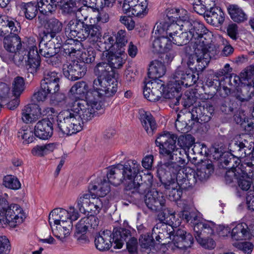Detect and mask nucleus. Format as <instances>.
Returning <instances> with one entry per match:
<instances>
[{
  "label": "nucleus",
  "mask_w": 254,
  "mask_h": 254,
  "mask_svg": "<svg viewBox=\"0 0 254 254\" xmlns=\"http://www.w3.org/2000/svg\"><path fill=\"white\" fill-rule=\"evenodd\" d=\"M140 168L136 160H129L124 164H119L113 167L108 177L115 186L124 183L127 190L143 193L149 189V186L142 182L141 176L138 175Z\"/></svg>",
  "instance_id": "1"
},
{
  "label": "nucleus",
  "mask_w": 254,
  "mask_h": 254,
  "mask_svg": "<svg viewBox=\"0 0 254 254\" xmlns=\"http://www.w3.org/2000/svg\"><path fill=\"white\" fill-rule=\"evenodd\" d=\"M191 36L193 54L190 57L187 64L190 69L197 72L202 71L208 65L210 59L217 54L219 46L209 43L207 39V33H189Z\"/></svg>",
  "instance_id": "2"
},
{
  "label": "nucleus",
  "mask_w": 254,
  "mask_h": 254,
  "mask_svg": "<svg viewBox=\"0 0 254 254\" xmlns=\"http://www.w3.org/2000/svg\"><path fill=\"white\" fill-rule=\"evenodd\" d=\"M177 136L169 132H164L157 137L156 145L159 147V153L162 155L165 161L162 168L169 167L177 168V162L184 163L185 159L181 157L180 149L176 145Z\"/></svg>",
  "instance_id": "3"
},
{
  "label": "nucleus",
  "mask_w": 254,
  "mask_h": 254,
  "mask_svg": "<svg viewBox=\"0 0 254 254\" xmlns=\"http://www.w3.org/2000/svg\"><path fill=\"white\" fill-rule=\"evenodd\" d=\"M67 107L71 108L72 111L78 114L82 123L90 120L95 113L102 108L100 101L90 92L87 94L86 100L69 99Z\"/></svg>",
  "instance_id": "4"
},
{
  "label": "nucleus",
  "mask_w": 254,
  "mask_h": 254,
  "mask_svg": "<svg viewBox=\"0 0 254 254\" xmlns=\"http://www.w3.org/2000/svg\"><path fill=\"white\" fill-rule=\"evenodd\" d=\"M79 116L68 108L60 113L57 120L59 131L63 134L70 135L75 134L82 129V124Z\"/></svg>",
  "instance_id": "5"
},
{
  "label": "nucleus",
  "mask_w": 254,
  "mask_h": 254,
  "mask_svg": "<svg viewBox=\"0 0 254 254\" xmlns=\"http://www.w3.org/2000/svg\"><path fill=\"white\" fill-rule=\"evenodd\" d=\"M117 80L114 77L102 80L95 79L93 90L90 92L100 101L101 98L114 96L117 91Z\"/></svg>",
  "instance_id": "6"
},
{
  "label": "nucleus",
  "mask_w": 254,
  "mask_h": 254,
  "mask_svg": "<svg viewBox=\"0 0 254 254\" xmlns=\"http://www.w3.org/2000/svg\"><path fill=\"white\" fill-rule=\"evenodd\" d=\"M189 21L188 11L183 9H171L167 13V18L165 21L157 22L153 27L152 32L172 31L170 26L177 24L179 21Z\"/></svg>",
  "instance_id": "7"
},
{
  "label": "nucleus",
  "mask_w": 254,
  "mask_h": 254,
  "mask_svg": "<svg viewBox=\"0 0 254 254\" xmlns=\"http://www.w3.org/2000/svg\"><path fill=\"white\" fill-rule=\"evenodd\" d=\"M237 173L241 174L238 178L239 187L244 191L250 190L252 187L253 172L254 171V157L252 161L246 159L241 164V169H238Z\"/></svg>",
  "instance_id": "8"
},
{
  "label": "nucleus",
  "mask_w": 254,
  "mask_h": 254,
  "mask_svg": "<svg viewBox=\"0 0 254 254\" xmlns=\"http://www.w3.org/2000/svg\"><path fill=\"white\" fill-rule=\"evenodd\" d=\"M115 166L110 167L107 173L106 177L92 176L90 178V183L88 187L89 192H92L94 194H97L99 197H104L110 191L109 183L114 185L108 177L111 169Z\"/></svg>",
  "instance_id": "9"
},
{
  "label": "nucleus",
  "mask_w": 254,
  "mask_h": 254,
  "mask_svg": "<svg viewBox=\"0 0 254 254\" xmlns=\"http://www.w3.org/2000/svg\"><path fill=\"white\" fill-rule=\"evenodd\" d=\"M184 163L177 162L176 164L178 166L177 168H175L173 165L169 167H165L163 168L169 172L171 176L170 180L168 182H172L174 181L177 186L180 187L183 189H187L189 188H191L193 185L190 184V182L189 181L190 174H187L185 173L183 169H182L181 165H184Z\"/></svg>",
  "instance_id": "10"
},
{
  "label": "nucleus",
  "mask_w": 254,
  "mask_h": 254,
  "mask_svg": "<svg viewBox=\"0 0 254 254\" xmlns=\"http://www.w3.org/2000/svg\"><path fill=\"white\" fill-rule=\"evenodd\" d=\"M143 94L145 98L151 102H156L162 96L165 89L164 84L161 80H150L145 79Z\"/></svg>",
  "instance_id": "11"
},
{
  "label": "nucleus",
  "mask_w": 254,
  "mask_h": 254,
  "mask_svg": "<svg viewBox=\"0 0 254 254\" xmlns=\"http://www.w3.org/2000/svg\"><path fill=\"white\" fill-rule=\"evenodd\" d=\"M63 74L65 77L71 80H76L83 77L86 72L85 64L82 62L72 61L63 66Z\"/></svg>",
  "instance_id": "12"
},
{
  "label": "nucleus",
  "mask_w": 254,
  "mask_h": 254,
  "mask_svg": "<svg viewBox=\"0 0 254 254\" xmlns=\"http://www.w3.org/2000/svg\"><path fill=\"white\" fill-rule=\"evenodd\" d=\"M5 215L8 220V225L14 228L22 223L26 218L23 209L17 204H11L7 207H3Z\"/></svg>",
  "instance_id": "13"
},
{
  "label": "nucleus",
  "mask_w": 254,
  "mask_h": 254,
  "mask_svg": "<svg viewBox=\"0 0 254 254\" xmlns=\"http://www.w3.org/2000/svg\"><path fill=\"white\" fill-rule=\"evenodd\" d=\"M144 201L147 208L153 212L164 210L166 199L164 195L156 190L148 191L144 197Z\"/></svg>",
  "instance_id": "14"
},
{
  "label": "nucleus",
  "mask_w": 254,
  "mask_h": 254,
  "mask_svg": "<svg viewBox=\"0 0 254 254\" xmlns=\"http://www.w3.org/2000/svg\"><path fill=\"white\" fill-rule=\"evenodd\" d=\"M170 243L179 249H186L191 247L193 242L192 236L186 231L181 229H173V232L170 237Z\"/></svg>",
  "instance_id": "15"
},
{
  "label": "nucleus",
  "mask_w": 254,
  "mask_h": 254,
  "mask_svg": "<svg viewBox=\"0 0 254 254\" xmlns=\"http://www.w3.org/2000/svg\"><path fill=\"white\" fill-rule=\"evenodd\" d=\"M170 26V29L173 30V32L182 30L185 32H205L207 30L204 24L199 21H180Z\"/></svg>",
  "instance_id": "16"
},
{
  "label": "nucleus",
  "mask_w": 254,
  "mask_h": 254,
  "mask_svg": "<svg viewBox=\"0 0 254 254\" xmlns=\"http://www.w3.org/2000/svg\"><path fill=\"white\" fill-rule=\"evenodd\" d=\"M196 231H202L203 233L215 235L216 233L220 237L227 236L230 232V229L222 225H216L212 221L204 222L200 224L195 228Z\"/></svg>",
  "instance_id": "17"
},
{
  "label": "nucleus",
  "mask_w": 254,
  "mask_h": 254,
  "mask_svg": "<svg viewBox=\"0 0 254 254\" xmlns=\"http://www.w3.org/2000/svg\"><path fill=\"white\" fill-rule=\"evenodd\" d=\"M181 89L180 82L173 79L169 81L166 89H163L162 96L166 99H170L173 105H178L181 99Z\"/></svg>",
  "instance_id": "18"
},
{
  "label": "nucleus",
  "mask_w": 254,
  "mask_h": 254,
  "mask_svg": "<svg viewBox=\"0 0 254 254\" xmlns=\"http://www.w3.org/2000/svg\"><path fill=\"white\" fill-rule=\"evenodd\" d=\"M213 172V167L212 164H202L196 171H191L190 173L189 181L190 182V184L194 186L198 181L202 182L206 180Z\"/></svg>",
  "instance_id": "19"
},
{
  "label": "nucleus",
  "mask_w": 254,
  "mask_h": 254,
  "mask_svg": "<svg viewBox=\"0 0 254 254\" xmlns=\"http://www.w3.org/2000/svg\"><path fill=\"white\" fill-rule=\"evenodd\" d=\"M60 78L58 73L55 71H48L44 74V79L41 84L44 90L46 89L51 95L58 92L60 89Z\"/></svg>",
  "instance_id": "20"
},
{
  "label": "nucleus",
  "mask_w": 254,
  "mask_h": 254,
  "mask_svg": "<svg viewBox=\"0 0 254 254\" xmlns=\"http://www.w3.org/2000/svg\"><path fill=\"white\" fill-rule=\"evenodd\" d=\"M99 224V219L94 215L82 218L76 225L75 234L85 233L88 230H95L98 227Z\"/></svg>",
  "instance_id": "21"
},
{
  "label": "nucleus",
  "mask_w": 254,
  "mask_h": 254,
  "mask_svg": "<svg viewBox=\"0 0 254 254\" xmlns=\"http://www.w3.org/2000/svg\"><path fill=\"white\" fill-rule=\"evenodd\" d=\"M52 123L49 119H43L39 121L35 126L34 133L35 135L42 139H48L53 134Z\"/></svg>",
  "instance_id": "22"
},
{
  "label": "nucleus",
  "mask_w": 254,
  "mask_h": 254,
  "mask_svg": "<svg viewBox=\"0 0 254 254\" xmlns=\"http://www.w3.org/2000/svg\"><path fill=\"white\" fill-rule=\"evenodd\" d=\"M174 80L180 82V86L187 87L195 84L198 79V74L196 75L192 71L187 70L185 72L180 68H178L174 74Z\"/></svg>",
  "instance_id": "23"
},
{
  "label": "nucleus",
  "mask_w": 254,
  "mask_h": 254,
  "mask_svg": "<svg viewBox=\"0 0 254 254\" xmlns=\"http://www.w3.org/2000/svg\"><path fill=\"white\" fill-rule=\"evenodd\" d=\"M83 5L80 6L79 4H75L72 7V10L70 14L74 15L76 20L83 22V20L87 19L89 15V12L92 10L93 12L99 11V8H103L104 7H98L96 4V1L93 3L92 5H88L86 4H82Z\"/></svg>",
  "instance_id": "24"
},
{
  "label": "nucleus",
  "mask_w": 254,
  "mask_h": 254,
  "mask_svg": "<svg viewBox=\"0 0 254 254\" xmlns=\"http://www.w3.org/2000/svg\"><path fill=\"white\" fill-rule=\"evenodd\" d=\"M84 32H99L101 30V26L99 25H85L84 22H81L76 19H73L69 21L66 24L64 32H80L81 31Z\"/></svg>",
  "instance_id": "25"
},
{
  "label": "nucleus",
  "mask_w": 254,
  "mask_h": 254,
  "mask_svg": "<svg viewBox=\"0 0 254 254\" xmlns=\"http://www.w3.org/2000/svg\"><path fill=\"white\" fill-rule=\"evenodd\" d=\"M3 45L7 51L12 53L23 49V46L27 47V44L22 42L20 38L13 33H10V34L4 38Z\"/></svg>",
  "instance_id": "26"
},
{
  "label": "nucleus",
  "mask_w": 254,
  "mask_h": 254,
  "mask_svg": "<svg viewBox=\"0 0 254 254\" xmlns=\"http://www.w3.org/2000/svg\"><path fill=\"white\" fill-rule=\"evenodd\" d=\"M204 222H199L196 223L194 226V232L195 239L197 243L204 249L207 250L214 249L216 244L215 241L211 238L209 237V236H212L213 234L203 233L202 231H196L195 230L196 227L200 224H204Z\"/></svg>",
  "instance_id": "27"
},
{
  "label": "nucleus",
  "mask_w": 254,
  "mask_h": 254,
  "mask_svg": "<svg viewBox=\"0 0 254 254\" xmlns=\"http://www.w3.org/2000/svg\"><path fill=\"white\" fill-rule=\"evenodd\" d=\"M125 56L121 53L115 54L113 52L105 51L102 54V60L106 61L112 69L121 68L125 63Z\"/></svg>",
  "instance_id": "28"
},
{
  "label": "nucleus",
  "mask_w": 254,
  "mask_h": 254,
  "mask_svg": "<svg viewBox=\"0 0 254 254\" xmlns=\"http://www.w3.org/2000/svg\"><path fill=\"white\" fill-rule=\"evenodd\" d=\"M68 213L66 210L57 208L54 209L49 214V223L50 226L59 224H66L70 221H67Z\"/></svg>",
  "instance_id": "29"
},
{
  "label": "nucleus",
  "mask_w": 254,
  "mask_h": 254,
  "mask_svg": "<svg viewBox=\"0 0 254 254\" xmlns=\"http://www.w3.org/2000/svg\"><path fill=\"white\" fill-rule=\"evenodd\" d=\"M234 96L241 102H248L254 96V86L243 83L235 91Z\"/></svg>",
  "instance_id": "30"
},
{
  "label": "nucleus",
  "mask_w": 254,
  "mask_h": 254,
  "mask_svg": "<svg viewBox=\"0 0 254 254\" xmlns=\"http://www.w3.org/2000/svg\"><path fill=\"white\" fill-rule=\"evenodd\" d=\"M248 141L244 140V141L232 140L229 143V149L231 155L236 158H244L249 153V147L247 146Z\"/></svg>",
  "instance_id": "31"
},
{
  "label": "nucleus",
  "mask_w": 254,
  "mask_h": 254,
  "mask_svg": "<svg viewBox=\"0 0 254 254\" xmlns=\"http://www.w3.org/2000/svg\"><path fill=\"white\" fill-rule=\"evenodd\" d=\"M131 235L129 229L124 228H115L113 232V240L115 245L114 248H122L124 242L130 239Z\"/></svg>",
  "instance_id": "32"
},
{
  "label": "nucleus",
  "mask_w": 254,
  "mask_h": 254,
  "mask_svg": "<svg viewBox=\"0 0 254 254\" xmlns=\"http://www.w3.org/2000/svg\"><path fill=\"white\" fill-rule=\"evenodd\" d=\"M142 126L147 133L152 135L157 129V125L153 116L149 112L142 111L140 113Z\"/></svg>",
  "instance_id": "33"
},
{
  "label": "nucleus",
  "mask_w": 254,
  "mask_h": 254,
  "mask_svg": "<svg viewBox=\"0 0 254 254\" xmlns=\"http://www.w3.org/2000/svg\"><path fill=\"white\" fill-rule=\"evenodd\" d=\"M224 13L220 8L214 6L210 7L205 13V17L207 23L216 25L222 23L224 20Z\"/></svg>",
  "instance_id": "34"
},
{
  "label": "nucleus",
  "mask_w": 254,
  "mask_h": 254,
  "mask_svg": "<svg viewBox=\"0 0 254 254\" xmlns=\"http://www.w3.org/2000/svg\"><path fill=\"white\" fill-rule=\"evenodd\" d=\"M95 74L98 76L96 79L110 78L114 77V70L106 61L98 63L94 69Z\"/></svg>",
  "instance_id": "35"
},
{
  "label": "nucleus",
  "mask_w": 254,
  "mask_h": 254,
  "mask_svg": "<svg viewBox=\"0 0 254 254\" xmlns=\"http://www.w3.org/2000/svg\"><path fill=\"white\" fill-rule=\"evenodd\" d=\"M197 115L198 122H208L210 121L214 112L213 107L208 103H204L198 106L194 107Z\"/></svg>",
  "instance_id": "36"
},
{
  "label": "nucleus",
  "mask_w": 254,
  "mask_h": 254,
  "mask_svg": "<svg viewBox=\"0 0 254 254\" xmlns=\"http://www.w3.org/2000/svg\"><path fill=\"white\" fill-rule=\"evenodd\" d=\"M41 109L36 105L29 104L22 110V119L26 123H31L38 119Z\"/></svg>",
  "instance_id": "37"
},
{
  "label": "nucleus",
  "mask_w": 254,
  "mask_h": 254,
  "mask_svg": "<svg viewBox=\"0 0 254 254\" xmlns=\"http://www.w3.org/2000/svg\"><path fill=\"white\" fill-rule=\"evenodd\" d=\"M166 71L164 64L158 60L153 61L148 69V77L152 80H159L158 78L163 76Z\"/></svg>",
  "instance_id": "38"
},
{
  "label": "nucleus",
  "mask_w": 254,
  "mask_h": 254,
  "mask_svg": "<svg viewBox=\"0 0 254 254\" xmlns=\"http://www.w3.org/2000/svg\"><path fill=\"white\" fill-rule=\"evenodd\" d=\"M110 231H103L97 235L94 242L96 248L100 251L108 250L112 246Z\"/></svg>",
  "instance_id": "39"
},
{
  "label": "nucleus",
  "mask_w": 254,
  "mask_h": 254,
  "mask_svg": "<svg viewBox=\"0 0 254 254\" xmlns=\"http://www.w3.org/2000/svg\"><path fill=\"white\" fill-rule=\"evenodd\" d=\"M180 224L179 220H176L175 222L171 219L169 222H159L157 223L152 229L153 234L156 235V233H165V235L172 234L174 229Z\"/></svg>",
  "instance_id": "40"
},
{
  "label": "nucleus",
  "mask_w": 254,
  "mask_h": 254,
  "mask_svg": "<svg viewBox=\"0 0 254 254\" xmlns=\"http://www.w3.org/2000/svg\"><path fill=\"white\" fill-rule=\"evenodd\" d=\"M168 35H162L155 38L152 43V51L154 54L163 53L165 50L171 47L170 40Z\"/></svg>",
  "instance_id": "41"
},
{
  "label": "nucleus",
  "mask_w": 254,
  "mask_h": 254,
  "mask_svg": "<svg viewBox=\"0 0 254 254\" xmlns=\"http://www.w3.org/2000/svg\"><path fill=\"white\" fill-rule=\"evenodd\" d=\"M227 10L230 17L235 22L241 23L248 19L247 15L238 5L231 4L228 7Z\"/></svg>",
  "instance_id": "42"
},
{
  "label": "nucleus",
  "mask_w": 254,
  "mask_h": 254,
  "mask_svg": "<svg viewBox=\"0 0 254 254\" xmlns=\"http://www.w3.org/2000/svg\"><path fill=\"white\" fill-rule=\"evenodd\" d=\"M165 188L168 191L167 193L168 194L169 198L172 201H177L179 200L183 193L182 188L177 186V184L173 181L172 182H167L164 184Z\"/></svg>",
  "instance_id": "43"
},
{
  "label": "nucleus",
  "mask_w": 254,
  "mask_h": 254,
  "mask_svg": "<svg viewBox=\"0 0 254 254\" xmlns=\"http://www.w3.org/2000/svg\"><path fill=\"white\" fill-rule=\"evenodd\" d=\"M52 231L54 236L63 242L65 239L70 234L71 229V222L66 224H59L51 226Z\"/></svg>",
  "instance_id": "44"
},
{
  "label": "nucleus",
  "mask_w": 254,
  "mask_h": 254,
  "mask_svg": "<svg viewBox=\"0 0 254 254\" xmlns=\"http://www.w3.org/2000/svg\"><path fill=\"white\" fill-rule=\"evenodd\" d=\"M56 1L57 0H37V5L41 13L49 15L55 11Z\"/></svg>",
  "instance_id": "45"
},
{
  "label": "nucleus",
  "mask_w": 254,
  "mask_h": 254,
  "mask_svg": "<svg viewBox=\"0 0 254 254\" xmlns=\"http://www.w3.org/2000/svg\"><path fill=\"white\" fill-rule=\"evenodd\" d=\"M248 229V227L246 223L238 224L232 230V239L236 241L246 239L249 236Z\"/></svg>",
  "instance_id": "46"
},
{
  "label": "nucleus",
  "mask_w": 254,
  "mask_h": 254,
  "mask_svg": "<svg viewBox=\"0 0 254 254\" xmlns=\"http://www.w3.org/2000/svg\"><path fill=\"white\" fill-rule=\"evenodd\" d=\"M94 194L93 192L88 191V193L83 194L78 197L76 200L77 207L81 213L85 214L89 212L91 196Z\"/></svg>",
  "instance_id": "47"
},
{
  "label": "nucleus",
  "mask_w": 254,
  "mask_h": 254,
  "mask_svg": "<svg viewBox=\"0 0 254 254\" xmlns=\"http://www.w3.org/2000/svg\"><path fill=\"white\" fill-rule=\"evenodd\" d=\"M76 35H73V38L71 37L69 38L67 37L68 39L65 40V42H67L68 44L72 45V43H76V45L77 46H81L80 41H82L86 39V37H88L90 35L92 37H95L94 40L98 41L99 38L101 35V33H75Z\"/></svg>",
  "instance_id": "48"
},
{
  "label": "nucleus",
  "mask_w": 254,
  "mask_h": 254,
  "mask_svg": "<svg viewBox=\"0 0 254 254\" xmlns=\"http://www.w3.org/2000/svg\"><path fill=\"white\" fill-rule=\"evenodd\" d=\"M89 87L87 84L83 81L76 82L71 88L70 92L73 95H78L80 97L85 96V100L87 94L91 92L93 89L89 90Z\"/></svg>",
  "instance_id": "49"
},
{
  "label": "nucleus",
  "mask_w": 254,
  "mask_h": 254,
  "mask_svg": "<svg viewBox=\"0 0 254 254\" xmlns=\"http://www.w3.org/2000/svg\"><path fill=\"white\" fill-rule=\"evenodd\" d=\"M169 38L170 44L172 43L175 45H183L190 40L191 41V36L189 33H170Z\"/></svg>",
  "instance_id": "50"
},
{
  "label": "nucleus",
  "mask_w": 254,
  "mask_h": 254,
  "mask_svg": "<svg viewBox=\"0 0 254 254\" xmlns=\"http://www.w3.org/2000/svg\"><path fill=\"white\" fill-rule=\"evenodd\" d=\"M19 6L27 19H32L36 16L37 7V5H35V3L32 2H22L19 4Z\"/></svg>",
  "instance_id": "51"
},
{
  "label": "nucleus",
  "mask_w": 254,
  "mask_h": 254,
  "mask_svg": "<svg viewBox=\"0 0 254 254\" xmlns=\"http://www.w3.org/2000/svg\"><path fill=\"white\" fill-rule=\"evenodd\" d=\"M197 116L193 107L191 110L186 111L185 113L180 112L177 115V117L187 125L191 126L194 124V121L199 122Z\"/></svg>",
  "instance_id": "52"
},
{
  "label": "nucleus",
  "mask_w": 254,
  "mask_h": 254,
  "mask_svg": "<svg viewBox=\"0 0 254 254\" xmlns=\"http://www.w3.org/2000/svg\"><path fill=\"white\" fill-rule=\"evenodd\" d=\"M148 3L145 2L143 5L139 4L138 5H134V7H130L128 10H123L124 12L129 16L134 15L138 17H142L147 13Z\"/></svg>",
  "instance_id": "53"
},
{
  "label": "nucleus",
  "mask_w": 254,
  "mask_h": 254,
  "mask_svg": "<svg viewBox=\"0 0 254 254\" xmlns=\"http://www.w3.org/2000/svg\"><path fill=\"white\" fill-rule=\"evenodd\" d=\"M103 198L99 197L97 194L95 193L94 195L91 196L89 212L97 214L99 213L103 207Z\"/></svg>",
  "instance_id": "54"
},
{
  "label": "nucleus",
  "mask_w": 254,
  "mask_h": 254,
  "mask_svg": "<svg viewBox=\"0 0 254 254\" xmlns=\"http://www.w3.org/2000/svg\"><path fill=\"white\" fill-rule=\"evenodd\" d=\"M157 212H160L157 215L160 222L166 221V222H169L171 221V219L174 222L176 220L175 211L171 208L167 207L166 204H165V209L164 210H157Z\"/></svg>",
  "instance_id": "55"
},
{
  "label": "nucleus",
  "mask_w": 254,
  "mask_h": 254,
  "mask_svg": "<svg viewBox=\"0 0 254 254\" xmlns=\"http://www.w3.org/2000/svg\"><path fill=\"white\" fill-rule=\"evenodd\" d=\"M3 185L6 188L12 190H18L21 184L18 179L12 175H7L3 178Z\"/></svg>",
  "instance_id": "56"
},
{
  "label": "nucleus",
  "mask_w": 254,
  "mask_h": 254,
  "mask_svg": "<svg viewBox=\"0 0 254 254\" xmlns=\"http://www.w3.org/2000/svg\"><path fill=\"white\" fill-rule=\"evenodd\" d=\"M25 89V83L23 78L16 77L12 83V92L15 97H19Z\"/></svg>",
  "instance_id": "57"
},
{
  "label": "nucleus",
  "mask_w": 254,
  "mask_h": 254,
  "mask_svg": "<svg viewBox=\"0 0 254 254\" xmlns=\"http://www.w3.org/2000/svg\"><path fill=\"white\" fill-rule=\"evenodd\" d=\"M243 83H251L253 85L254 84V64L251 65L246 68L240 74Z\"/></svg>",
  "instance_id": "58"
},
{
  "label": "nucleus",
  "mask_w": 254,
  "mask_h": 254,
  "mask_svg": "<svg viewBox=\"0 0 254 254\" xmlns=\"http://www.w3.org/2000/svg\"><path fill=\"white\" fill-rule=\"evenodd\" d=\"M241 76H240L234 74H231L229 76H226L225 82L226 84L230 86L232 90L238 88L241 84H243Z\"/></svg>",
  "instance_id": "59"
},
{
  "label": "nucleus",
  "mask_w": 254,
  "mask_h": 254,
  "mask_svg": "<svg viewBox=\"0 0 254 254\" xmlns=\"http://www.w3.org/2000/svg\"><path fill=\"white\" fill-rule=\"evenodd\" d=\"M23 46V48L20 50H18L14 52L12 60L14 64L17 66H20L23 65L24 61L26 60L27 58V50L26 48Z\"/></svg>",
  "instance_id": "60"
},
{
  "label": "nucleus",
  "mask_w": 254,
  "mask_h": 254,
  "mask_svg": "<svg viewBox=\"0 0 254 254\" xmlns=\"http://www.w3.org/2000/svg\"><path fill=\"white\" fill-rule=\"evenodd\" d=\"M45 27L47 32H61L63 29V24L58 19L53 18L47 22Z\"/></svg>",
  "instance_id": "61"
},
{
  "label": "nucleus",
  "mask_w": 254,
  "mask_h": 254,
  "mask_svg": "<svg viewBox=\"0 0 254 254\" xmlns=\"http://www.w3.org/2000/svg\"><path fill=\"white\" fill-rule=\"evenodd\" d=\"M139 242L141 247L145 249L153 247L156 244L152 234L151 235L148 234H142L139 238Z\"/></svg>",
  "instance_id": "62"
},
{
  "label": "nucleus",
  "mask_w": 254,
  "mask_h": 254,
  "mask_svg": "<svg viewBox=\"0 0 254 254\" xmlns=\"http://www.w3.org/2000/svg\"><path fill=\"white\" fill-rule=\"evenodd\" d=\"M80 46L76 45V43H72V45L68 44L65 42L64 46V52L65 55L69 57H74L80 54Z\"/></svg>",
  "instance_id": "63"
},
{
  "label": "nucleus",
  "mask_w": 254,
  "mask_h": 254,
  "mask_svg": "<svg viewBox=\"0 0 254 254\" xmlns=\"http://www.w3.org/2000/svg\"><path fill=\"white\" fill-rule=\"evenodd\" d=\"M18 136L24 139L28 144L32 142L35 139L33 131L28 127L20 129L18 132Z\"/></svg>",
  "instance_id": "64"
}]
</instances>
